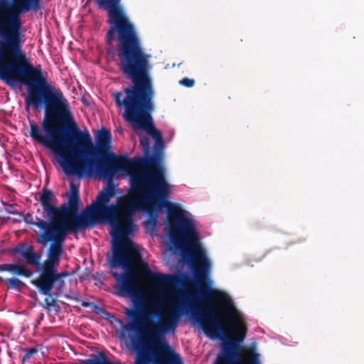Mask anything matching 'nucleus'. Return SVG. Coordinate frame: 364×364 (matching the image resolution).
Segmentation results:
<instances>
[{"label":"nucleus","mask_w":364,"mask_h":364,"mask_svg":"<svg viewBox=\"0 0 364 364\" xmlns=\"http://www.w3.org/2000/svg\"><path fill=\"white\" fill-rule=\"evenodd\" d=\"M99 9L107 12L109 24L105 41L108 54L117 57L147 54L134 23L127 15L122 0H94Z\"/></svg>","instance_id":"nucleus-5"},{"label":"nucleus","mask_w":364,"mask_h":364,"mask_svg":"<svg viewBox=\"0 0 364 364\" xmlns=\"http://www.w3.org/2000/svg\"><path fill=\"white\" fill-rule=\"evenodd\" d=\"M170 193V186L166 183L162 171L159 168L146 172L139 171L131 175V189L128 195L119 197L116 204L109 205L114 195V189L111 186L100 192L95 203L87 206L75 223L84 230L97 223H108L112 228V235L120 240L113 246L112 255L109 258V264L112 271L119 267H112L111 261L115 248L126 242L131 243L132 248L140 256V259L133 267L134 278L137 267L140 268L142 276L151 282L157 287L165 288L172 286L176 278L171 274L152 272L148 264L143 262L142 255L139 247L127 236L134 230L133 215L138 209L150 203L164 204L168 209L169 236L176 245H188L195 253L191 255V264L195 281L202 287L206 281L210 270L211 264L203 249L198 244V233L193 221L184 216L183 210L176 204L167 201ZM124 270V269L122 267ZM202 294L218 304V310L223 316L222 320L215 311L213 305L201 307H191V315L194 322L210 338H226L223 341H243L246 337V325L242 316L235 307L232 299L225 292L201 287Z\"/></svg>","instance_id":"nucleus-1"},{"label":"nucleus","mask_w":364,"mask_h":364,"mask_svg":"<svg viewBox=\"0 0 364 364\" xmlns=\"http://www.w3.org/2000/svg\"><path fill=\"white\" fill-rule=\"evenodd\" d=\"M82 306H85V307H87V306H89V303L83 302Z\"/></svg>","instance_id":"nucleus-22"},{"label":"nucleus","mask_w":364,"mask_h":364,"mask_svg":"<svg viewBox=\"0 0 364 364\" xmlns=\"http://www.w3.org/2000/svg\"><path fill=\"white\" fill-rule=\"evenodd\" d=\"M149 58V54L118 57L119 68L132 84L124 92H114L112 97L117 107L124 108L123 118L133 130H145L156 141L164 139L161 132L154 127L151 117L155 92Z\"/></svg>","instance_id":"nucleus-3"},{"label":"nucleus","mask_w":364,"mask_h":364,"mask_svg":"<svg viewBox=\"0 0 364 364\" xmlns=\"http://www.w3.org/2000/svg\"><path fill=\"white\" fill-rule=\"evenodd\" d=\"M41 0H0V30H23L21 14L41 9Z\"/></svg>","instance_id":"nucleus-10"},{"label":"nucleus","mask_w":364,"mask_h":364,"mask_svg":"<svg viewBox=\"0 0 364 364\" xmlns=\"http://www.w3.org/2000/svg\"><path fill=\"white\" fill-rule=\"evenodd\" d=\"M54 199L55 196L51 190L46 188L42 190L39 202L43 207V215L46 213L47 216H53L59 225L63 224L73 225L75 223L77 217L80 216L77 213L80 203L78 187L73 183L70 184L68 205L63 204L60 207H57L53 203Z\"/></svg>","instance_id":"nucleus-8"},{"label":"nucleus","mask_w":364,"mask_h":364,"mask_svg":"<svg viewBox=\"0 0 364 364\" xmlns=\"http://www.w3.org/2000/svg\"><path fill=\"white\" fill-rule=\"evenodd\" d=\"M144 225L147 228L150 227L152 230H155L156 226V216L155 215H150L149 219L145 222Z\"/></svg>","instance_id":"nucleus-20"},{"label":"nucleus","mask_w":364,"mask_h":364,"mask_svg":"<svg viewBox=\"0 0 364 364\" xmlns=\"http://www.w3.org/2000/svg\"><path fill=\"white\" fill-rule=\"evenodd\" d=\"M164 147L165 144L164 139L155 141L154 145V154L153 156H156L157 164H159V161L163 156Z\"/></svg>","instance_id":"nucleus-16"},{"label":"nucleus","mask_w":364,"mask_h":364,"mask_svg":"<svg viewBox=\"0 0 364 364\" xmlns=\"http://www.w3.org/2000/svg\"><path fill=\"white\" fill-rule=\"evenodd\" d=\"M3 279L1 277H0V281H1Z\"/></svg>","instance_id":"nucleus-24"},{"label":"nucleus","mask_w":364,"mask_h":364,"mask_svg":"<svg viewBox=\"0 0 364 364\" xmlns=\"http://www.w3.org/2000/svg\"><path fill=\"white\" fill-rule=\"evenodd\" d=\"M182 306H171L166 313L161 314L154 311L149 315L159 316L157 322H151L147 327V333L152 341L149 364H183L180 355L166 341L164 333L173 331L183 314Z\"/></svg>","instance_id":"nucleus-6"},{"label":"nucleus","mask_w":364,"mask_h":364,"mask_svg":"<svg viewBox=\"0 0 364 364\" xmlns=\"http://www.w3.org/2000/svg\"><path fill=\"white\" fill-rule=\"evenodd\" d=\"M56 267L41 269L39 277L31 281L41 294L50 297L44 300L48 309L55 306L57 298L63 291L65 286L63 279L70 275V272L67 271L58 272Z\"/></svg>","instance_id":"nucleus-11"},{"label":"nucleus","mask_w":364,"mask_h":364,"mask_svg":"<svg viewBox=\"0 0 364 364\" xmlns=\"http://www.w3.org/2000/svg\"><path fill=\"white\" fill-rule=\"evenodd\" d=\"M46 225L48 229L46 232H42L38 236L37 242L43 245H46L49 242L51 244L48 251V259L44 262V265L41 269H47L53 266H58L63 251V243L67 235L70 233H76L84 230L76 223H74L73 225L63 224L54 227L53 224L51 223Z\"/></svg>","instance_id":"nucleus-9"},{"label":"nucleus","mask_w":364,"mask_h":364,"mask_svg":"<svg viewBox=\"0 0 364 364\" xmlns=\"http://www.w3.org/2000/svg\"><path fill=\"white\" fill-rule=\"evenodd\" d=\"M42 216L43 218H48L49 221L44 220L40 218L34 217L32 213H28L23 216V221L28 225H33L36 227H38L40 230H41L43 232H46L48 229L46 225L48 223L53 224V226L55 227L58 224L57 223V221L55 219H54L53 216H47L46 213L44 214L45 216H43V212L41 213Z\"/></svg>","instance_id":"nucleus-13"},{"label":"nucleus","mask_w":364,"mask_h":364,"mask_svg":"<svg viewBox=\"0 0 364 364\" xmlns=\"http://www.w3.org/2000/svg\"><path fill=\"white\" fill-rule=\"evenodd\" d=\"M5 283L8 289H15L20 291L25 286V284L17 278H8L5 279Z\"/></svg>","instance_id":"nucleus-15"},{"label":"nucleus","mask_w":364,"mask_h":364,"mask_svg":"<svg viewBox=\"0 0 364 364\" xmlns=\"http://www.w3.org/2000/svg\"><path fill=\"white\" fill-rule=\"evenodd\" d=\"M38 353L36 348H31L26 350V353L22 357V363L29 360L34 355Z\"/></svg>","instance_id":"nucleus-18"},{"label":"nucleus","mask_w":364,"mask_h":364,"mask_svg":"<svg viewBox=\"0 0 364 364\" xmlns=\"http://www.w3.org/2000/svg\"><path fill=\"white\" fill-rule=\"evenodd\" d=\"M23 30H0V80L14 87L17 83L26 87V110H36L45 106V117L40 127L29 121L30 136L49 148L58 145L57 137L73 115L70 104L60 89L48 82L41 65L34 66L23 50Z\"/></svg>","instance_id":"nucleus-2"},{"label":"nucleus","mask_w":364,"mask_h":364,"mask_svg":"<svg viewBox=\"0 0 364 364\" xmlns=\"http://www.w3.org/2000/svg\"><path fill=\"white\" fill-rule=\"evenodd\" d=\"M179 84L186 87H192L195 85V80L188 77H184L179 81Z\"/></svg>","instance_id":"nucleus-21"},{"label":"nucleus","mask_w":364,"mask_h":364,"mask_svg":"<svg viewBox=\"0 0 364 364\" xmlns=\"http://www.w3.org/2000/svg\"><path fill=\"white\" fill-rule=\"evenodd\" d=\"M57 137L58 145L50 146L59 157L60 165L68 176L82 178L95 173L98 175V164L105 163L111 146V132L102 128L96 136L94 146L89 132L81 131L73 116Z\"/></svg>","instance_id":"nucleus-4"},{"label":"nucleus","mask_w":364,"mask_h":364,"mask_svg":"<svg viewBox=\"0 0 364 364\" xmlns=\"http://www.w3.org/2000/svg\"><path fill=\"white\" fill-rule=\"evenodd\" d=\"M37 212H38V213H41V210H40V209H38V210H37Z\"/></svg>","instance_id":"nucleus-23"},{"label":"nucleus","mask_w":364,"mask_h":364,"mask_svg":"<svg viewBox=\"0 0 364 364\" xmlns=\"http://www.w3.org/2000/svg\"><path fill=\"white\" fill-rule=\"evenodd\" d=\"M140 145L141 146L144 155L149 156L151 154V146H150V139L148 136H144L140 138Z\"/></svg>","instance_id":"nucleus-17"},{"label":"nucleus","mask_w":364,"mask_h":364,"mask_svg":"<svg viewBox=\"0 0 364 364\" xmlns=\"http://www.w3.org/2000/svg\"><path fill=\"white\" fill-rule=\"evenodd\" d=\"M7 271L14 275L23 276L30 278L33 272L24 264H0V272Z\"/></svg>","instance_id":"nucleus-14"},{"label":"nucleus","mask_w":364,"mask_h":364,"mask_svg":"<svg viewBox=\"0 0 364 364\" xmlns=\"http://www.w3.org/2000/svg\"><path fill=\"white\" fill-rule=\"evenodd\" d=\"M11 252L20 254L29 264L36 265L38 268L41 269V264L40 263L41 257L35 252L34 248L31 245L22 243L11 249Z\"/></svg>","instance_id":"nucleus-12"},{"label":"nucleus","mask_w":364,"mask_h":364,"mask_svg":"<svg viewBox=\"0 0 364 364\" xmlns=\"http://www.w3.org/2000/svg\"><path fill=\"white\" fill-rule=\"evenodd\" d=\"M98 176L100 178H107L111 181L118 171H125L129 173V176L134 173L143 171L146 172L151 169H160L166 183L165 171L164 168L157 164L156 156H145L134 157L129 159L127 156H117L111 153L107 156L105 163L98 164Z\"/></svg>","instance_id":"nucleus-7"},{"label":"nucleus","mask_w":364,"mask_h":364,"mask_svg":"<svg viewBox=\"0 0 364 364\" xmlns=\"http://www.w3.org/2000/svg\"><path fill=\"white\" fill-rule=\"evenodd\" d=\"M2 205L4 206V208L5 211L11 215H18V212L16 208L15 204H9L8 203L2 202Z\"/></svg>","instance_id":"nucleus-19"}]
</instances>
